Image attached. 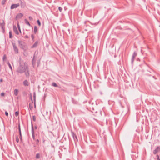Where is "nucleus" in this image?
<instances>
[{
  "label": "nucleus",
  "mask_w": 160,
  "mask_h": 160,
  "mask_svg": "<svg viewBox=\"0 0 160 160\" xmlns=\"http://www.w3.org/2000/svg\"><path fill=\"white\" fill-rule=\"evenodd\" d=\"M16 71L21 74L24 73L27 77H29L30 76L29 69L28 64L26 62H20Z\"/></svg>",
  "instance_id": "obj_1"
},
{
  "label": "nucleus",
  "mask_w": 160,
  "mask_h": 160,
  "mask_svg": "<svg viewBox=\"0 0 160 160\" xmlns=\"http://www.w3.org/2000/svg\"><path fill=\"white\" fill-rule=\"evenodd\" d=\"M18 46L21 49L24 51H26L28 50V47L27 46L25 42L20 40H18Z\"/></svg>",
  "instance_id": "obj_2"
},
{
  "label": "nucleus",
  "mask_w": 160,
  "mask_h": 160,
  "mask_svg": "<svg viewBox=\"0 0 160 160\" xmlns=\"http://www.w3.org/2000/svg\"><path fill=\"white\" fill-rule=\"evenodd\" d=\"M12 45L13 48V50L15 54H18V49L14 43L12 42Z\"/></svg>",
  "instance_id": "obj_3"
},
{
  "label": "nucleus",
  "mask_w": 160,
  "mask_h": 160,
  "mask_svg": "<svg viewBox=\"0 0 160 160\" xmlns=\"http://www.w3.org/2000/svg\"><path fill=\"white\" fill-rule=\"evenodd\" d=\"M31 133L32 138L33 140H35V137L34 134V128L33 126V124L32 123L31 124Z\"/></svg>",
  "instance_id": "obj_4"
},
{
  "label": "nucleus",
  "mask_w": 160,
  "mask_h": 160,
  "mask_svg": "<svg viewBox=\"0 0 160 160\" xmlns=\"http://www.w3.org/2000/svg\"><path fill=\"white\" fill-rule=\"evenodd\" d=\"M0 26L1 27L2 32L4 33L5 32V22L4 20L2 21V22L0 23Z\"/></svg>",
  "instance_id": "obj_5"
},
{
  "label": "nucleus",
  "mask_w": 160,
  "mask_h": 160,
  "mask_svg": "<svg viewBox=\"0 0 160 160\" xmlns=\"http://www.w3.org/2000/svg\"><path fill=\"white\" fill-rule=\"evenodd\" d=\"M18 128L19 134V136H20V140L21 142H22V133H21V128H20V124H19L18 125Z\"/></svg>",
  "instance_id": "obj_6"
},
{
  "label": "nucleus",
  "mask_w": 160,
  "mask_h": 160,
  "mask_svg": "<svg viewBox=\"0 0 160 160\" xmlns=\"http://www.w3.org/2000/svg\"><path fill=\"white\" fill-rule=\"evenodd\" d=\"M137 55V53L136 51H134L132 54L131 59V62L132 64L133 63L134 60L135 58Z\"/></svg>",
  "instance_id": "obj_7"
},
{
  "label": "nucleus",
  "mask_w": 160,
  "mask_h": 160,
  "mask_svg": "<svg viewBox=\"0 0 160 160\" xmlns=\"http://www.w3.org/2000/svg\"><path fill=\"white\" fill-rule=\"evenodd\" d=\"M71 134L75 142H76L78 141V139L76 134L72 131H71Z\"/></svg>",
  "instance_id": "obj_8"
},
{
  "label": "nucleus",
  "mask_w": 160,
  "mask_h": 160,
  "mask_svg": "<svg viewBox=\"0 0 160 160\" xmlns=\"http://www.w3.org/2000/svg\"><path fill=\"white\" fill-rule=\"evenodd\" d=\"M20 6V4L19 3H17V4H12L11 5L10 9H13L15 8H17V7H19Z\"/></svg>",
  "instance_id": "obj_9"
},
{
  "label": "nucleus",
  "mask_w": 160,
  "mask_h": 160,
  "mask_svg": "<svg viewBox=\"0 0 160 160\" xmlns=\"http://www.w3.org/2000/svg\"><path fill=\"white\" fill-rule=\"evenodd\" d=\"M13 30L16 34L17 35H19V32L16 26L15 25L13 26Z\"/></svg>",
  "instance_id": "obj_10"
},
{
  "label": "nucleus",
  "mask_w": 160,
  "mask_h": 160,
  "mask_svg": "<svg viewBox=\"0 0 160 160\" xmlns=\"http://www.w3.org/2000/svg\"><path fill=\"white\" fill-rule=\"evenodd\" d=\"M160 151V148L159 147H157L156 149L153 150V153L154 154H156L158 152Z\"/></svg>",
  "instance_id": "obj_11"
},
{
  "label": "nucleus",
  "mask_w": 160,
  "mask_h": 160,
  "mask_svg": "<svg viewBox=\"0 0 160 160\" xmlns=\"http://www.w3.org/2000/svg\"><path fill=\"white\" fill-rule=\"evenodd\" d=\"M23 16V15L22 13H20L17 15L16 18V19H18L21 18Z\"/></svg>",
  "instance_id": "obj_12"
},
{
  "label": "nucleus",
  "mask_w": 160,
  "mask_h": 160,
  "mask_svg": "<svg viewBox=\"0 0 160 160\" xmlns=\"http://www.w3.org/2000/svg\"><path fill=\"white\" fill-rule=\"evenodd\" d=\"M23 84L25 86H28L29 85L28 82L27 80H26L24 81Z\"/></svg>",
  "instance_id": "obj_13"
},
{
  "label": "nucleus",
  "mask_w": 160,
  "mask_h": 160,
  "mask_svg": "<svg viewBox=\"0 0 160 160\" xmlns=\"http://www.w3.org/2000/svg\"><path fill=\"white\" fill-rule=\"evenodd\" d=\"M38 41H36L32 46L31 48H33L36 47L38 45Z\"/></svg>",
  "instance_id": "obj_14"
},
{
  "label": "nucleus",
  "mask_w": 160,
  "mask_h": 160,
  "mask_svg": "<svg viewBox=\"0 0 160 160\" xmlns=\"http://www.w3.org/2000/svg\"><path fill=\"white\" fill-rule=\"evenodd\" d=\"M52 86H53L55 87H59V88H60V87L58 86L57 83H56L55 82H53L52 83Z\"/></svg>",
  "instance_id": "obj_15"
},
{
  "label": "nucleus",
  "mask_w": 160,
  "mask_h": 160,
  "mask_svg": "<svg viewBox=\"0 0 160 160\" xmlns=\"http://www.w3.org/2000/svg\"><path fill=\"white\" fill-rule=\"evenodd\" d=\"M18 90L17 89H15L14 91V95L16 96L18 95Z\"/></svg>",
  "instance_id": "obj_16"
},
{
  "label": "nucleus",
  "mask_w": 160,
  "mask_h": 160,
  "mask_svg": "<svg viewBox=\"0 0 160 160\" xmlns=\"http://www.w3.org/2000/svg\"><path fill=\"white\" fill-rule=\"evenodd\" d=\"M24 21H25V23L26 24H27V25H28L29 27L31 26V25H30V23H29V22L27 20V19H25L24 20Z\"/></svg>",
  "instance_id": "obj_17"
},
{
  "label": "nucleus",
  "mask_w": 160,
  "mask_h": 160,
  "mask_svg": "<svg viewBox=\"0 0 160 160\" xmlns=\"http://www.w3.org/2000/svg\"><path fill=\"white\" fill-rule=\"evenodd\" d=\"M147 71L151 73L154 72V71L151 68H149L147 70Z\"/></svg>",
  "instance_id": "obj_18"
},
{
  "label": "nucleus",
  "mask_w": 160,
  "mask_h": 160,
  "mask_svg": "<svg viewBox=\"0 0 160 160\" xmlns=\"http://www.w3.org/2000/svg\"><path fill=\"white\" fill-rule=\"evenodd\" d=\"M37 31V27L35 26L34 28L33 32L34 34H36Z\"/></svg>",
  "instance_id": "obj_19"
},
{
  "label": "nucleus",
  "mask_w": 160,
  "mask_h": 160,
  "mask_svg": "<svg viewBox=\"0 0 160 160\" xmlns=\"http://www.w3.org/2000/svg\"><path fill=\"white\" fill-rule=\"evenodd\" d=\"M40 154L39 153H38L36 154L35 158L37 159H38L40 158Z\"/></svg>",
  "instance_id": "obj_20"
},
{
  "label": "nucleus",
  "mask_w": 160,
  "mask_h": 160,
  "mask_svg": "<svg viewBox=\"0 0 160 160\" xmlns=\"http://www.w3.org/2000/svg\"><path fill=\"white\" fill-rule=\"evenodd\" d=\"M9 38H12V32L11 31H10L9 32Z\"/></svg>",
  "instance_id": "obj_21"
},
{
  "label": "nucleus",
  "mask_w": 160,
  "mask_h": 160,
  "mask_svg": "<svg viewBox=\"0 0 160 160\" xmlns=\"http://www.w3.org/2000/svg\"><path fill=\"white\" fill-rule=\"evenodd\" d=\"M8 64L9 66V67L11 69V70H12V67L10 64V63H9V62H8Z\"/></svg>",
  "instance_id": "obj_22"
},
{
  "label": "nucleus",
  "mask_w": 160,
  "mask_h": 160,
  "mask_svg": "<svg viewBox=\"0 0 160 160\" xmlns=\"http://www.w3.org/2000/svg\"><path fill=\"white\" fill-rule=\"evenodd\" d=\"M33 98L34 102L35 103V102H36V95L35 92H34L33 94Z\"/></svg>",
  "instance_id": "obj_23"
},
{
  "label": "nucleus",
  "mask_w": 160,
  "mask_h": 160,
  "mask_svg": "<svg viewBox=\"0 0 160 160\" xmlns=\"http://www.w3.org/2000/svg\"><path fill=\"white\" fill-rule=\"evenodd\" d=\"M7 57L6 55L4 54L3 56L2 59L3 61H4L6 60Z\"/></svg>",
  "instance_id": "obj_24"
},
{
  "label": "nucleus",
  "mask_w": 160,
  "mask_h": 160,
  "mask_svg": "<svg viewBox=\"0 0 160 160\" xmlns=\"http://www.w3.org/2000/svg\"><path fill=\"white\" fill-rule=\"evenodd\" d=\"M17 26H18V29L19 32H20V33H21V30L20 26L19 24H18Z\"/></svg>",
  "instance_id": "obj_25"
},
{
  "label": "nucleus",
  "mask_w": 160,
  "mask_h": 160,
  "mask_svg": "<svg viewBox=\"0 0 160 160\" xmlns=\"http://www.w3.org/2000/svg\"><path fill=\"white\" fill-rule=\"evenodd\" d=\"M35 141L37 145H38L39 142V140L38 139H35V140H34Z\"/></svg>",
  "instance_id": "obj_26"
},
{
  "label": "nucleus",
  "mask_w": 160,
  "mask_h": 160,
  "mask_svg": "<svg viewBox=\"0 0 160 160\" xmlns=\"http://www.w3.org/2000/svg\"><path fill=\"white\" fill-rule=\"evenodd\" d=\"M34 58L35 56H34L32 60V63L33 64L35 63V61L34 60Z\"/></svg>",
  "instance_id": "obj_27"
},
{
  "label": "nucleus",
  "mask_w": 160,
  "mask_h": 160,
  "mask_svg": "<svg viewBox=\"0 0 160 160\" xmlns=\"http://www.w3.org/2000/svg\"><path fill=\"white\" fill-rule=\"evenodd\" d=\"M37 22L39 26H40L41 25V22L39 20H38L37 21Z\"/></svg>",
  "instance_id": "obj_28"
},
{
  "label": "nucleus",
  "mask_w": 160,
  "mask_h": 160,
  "mask_svg": "<svg viewBox=\"0 0 160 160\" xmlns=\"http://www.w3.org/2000/svg\"><path fill=\"white\" fill-rule=\"evenodd\" d=\"M6 0H2V5L5 4L6 2Z\"/></svg>",
  "instance_id": "obj_29"
},
{
  "label": "nucleus",
  "mask_w": 160,
  "mask_h": 160,
  "mask_svg": "<svg viewBox=\"0 0 160 160\" xmlns=\"http://www.w3.org/2000/svg\"><path fill=\"white\" fill-rule=\"evenodd\" d=\"M19 114V111H16L15 112V115L16 117H17Z\"/></svg>",
  "instance_id": "obj_30"
},
{
  "label": "nucleus",
  "mask_w": 160,
  "mask_h": 160,
  "mask_svg": "<svg viewBox=\"0 0 160 160\" xmlns=\"http://www.w3.org/2000/svg\"><path fill=\"white\" fill-rule=\"evenodd\" d=\"M58 9L60 12H61L62 10V7H58Z\"/></svg>",
  "instance_id": "obj_31"
},
{
  "label": "nucleus",
  "mask_w": 160,
  "mask_h": 160,
  "mask_svg": "<svg viewBox=\"0 0 160 160\" xmlns=\"http://www.w3.org/2000/svg\"><path fill=\"white\" fill-rule=\"evenodd\" d=\"M31 38H32V40L33 41H34V38H35V37H34V36L33 35V34H32L31 35Z\"/></svg>",
  "instance_id": "obj_32"
},
{
  "label": "nucleus",
  "mask_w": 160,
  "mask_h": 160,
  "mask_svg": "<svg viewBox=\"0 0 160 160\" xmlns=\"http://www.w3.org/2000/svg\"><path fill=\"white\" fill-rule=\"evenodd\" d=\"M32 119H33V120L34 121H36V117L35 115L34 116H32Z\"/></svg>",
  "instance_id": "obj_33"
},
{
  "label": "nucleus",
  "mask_w": 160,
  "mask_h": 160,
  "mask_svg": "<svg viewBox=\"0 0 160 160\" xmlns=\"http://www.w3.org/2000/svg\"><path fill=\"white\" fill-rule=\"evenodd\" d=\"M16 141L17 143H18V142H19V138L17 136L16 137Z\"/></svg>",
  "instance_id": "obj_34"
},
{
  "label": "nucleus",
  "mask_w": 160,
  "mask_h": 160,
  "mask_svg": "<svg viewBox=\"0 0 160 160\" xmlns=\"http://www.w3.org/2000/svg\"><path fill=\"white\" fill-rule=\"evenodd\" d=\"M29 20H31V21H32L33 20V18L31 16H29Z\"/></svg>",
  "instance_id": "obj_35"
},
{
  "label": "nucleus",
  "mask_w": 160,
  "mask_h": 160,
  "mask_svg": "<svg viewBox=\"0 0 160 160\" xmlns=\"http://www.w3.org/2000/svg\"><path fill=\"white\" fill-rule=\"evenodd\" d=\"M4 95H5V93L3 92L1 93V95L2 97L4 96Z\"/></svg>",
  "instance_id": "obj_36"
},
{
  "label": "nucleus",
  "mask_w": 160,
  "mask_h": 160,
  "mask_svg": "<svg viewBox=\"0 0 160 160\" xmlns=\"http://www.w3.org/2000/svg\"><path fill=\"white\" fill-rule=\"evenodd\" d=\"M5 115L7 116H8V112L7 111H6L5 112Z\"/></svg>",
  "instance_id": "obj_37"
},
{
  "label": "nucleus",
  "mask_w": 160,
  "mask_h": 160,
  "mask_svg": "<svg viewBox=\"0 0 160 160\" xmlns=\"http://www.w3.org/2000/svg\"><path fill=\"white\" fill-rule=\"evenodd\" d=\"M157 158L158 160H160V158H159V156L158 155H157Z\"/></svg>",
  "instance_id": "obj_38"
},
{
  "label": "nucleus",
  "mask_w": 160,
  "mask_h": 160,
  "mask_svg": "<svg viewBox=\"0 0 160 160\" xmlns=\"http://www.w3.org/2000/svg\"><path fill=\"white\" fill-rule=\"evenodd\" d=\"M29 108L30 110H32V106H31V105H30V104H29Z\"/></svg>",
  "instance_id": "obj_39"
},
{
  "label": "nucleus",
  "mask_w": 160,
  "mask_h": 160,
  "mask_svg": "<svg viewBox=\"0 0 160 160\" xmlns=\"http://www.w3.org/2000/svg\"><path fill=\"white\" fill-rule=\"evenodd\" d=\"M21 7H22V6L24 7L25 6V5H24L23 4H22V1H21Z\"/></svg>",
  "instance_id": "obj_40"
},
{
  "label": "nucleus",
  "mask_w": 160,
  "mask_h": 160,
  "mask_svg": "<svg viewBox=\"0 0 160 160\" xmlns=\"http://www.w3.org/2000/svg\"><path fill=\"white\" fill-rule=\"evenodd\" d=\"M147 76H152V75L150 74H148V73H146V74Z\"/></svg>",
  "instance_id": "obj_41"
},
{
  "label": "nucleus",
  "mask_w": 160,
  "mask_h": 160,
  "mask_svg": "<svg viewBox=\"0 0 160 160\" xmlns=\"http://www.w3.org/2000/svg\"><path fill=\"white\" fill-rule=\"evenodd\" d=\"M25 38H29V36H28L27 35H26L25 36Z\"/></svg>",
  "instance_id": "obj_42"
},
{
  "label": "nucleus",
  "mask_w": 160,
  "mask_h": 160,
  "mask_svg": "<svg viewBox=\"0 0 160 160\" xmlns=\"http://www.w3.org/2000/svg\"><path fill=\"white\" fill-rule=\"evenodd\" d=\"M128 30L131 32H133L132 30L131 29L128 28Z\"/></svg>",
  "instance_id": "obj_43"
},
{
  "label": "nucleus",
  "mask_w": 160,
  "mask_h": 160,
  "mask_svg": "<svg viewBox=\"0 0 160 160\" xmlns=\"http://www.w3.org/2000/svg\"><path fill=\"white\" fill-rule=\"evenodd\" d=\"M152 78L155 79H156L157 78L154 76H153Z\"/></svg>",
  "instance_id": "obj_44"
},
{
  "label": "nucleus",
  "mask_w": 160,
  "mask_h": 160,
  "mask_svg": "<svg viewBox=\"0 0 160 160\" xmlns=\"http://www.w3.org/2000/svg\"><path fill=\"white\" fill-rule=\"evenodd\" d=\"M3 81V80L2 79H0V82H2Z\"/></svg>",
  "instance_id": "obj_45"
},
{
  "label": "nucleus",
  "mask_w": 160,
  "mask_h": 160,
  "mask_svg": "<svg viewBox=\"0 0 160 160\" xmlns=\"http://www.w3.org/2000/svg\"><path fill=\"white\" fill-rule=\"evenodd\" d=\"M34 107H35V108L36 107V104H35V103H34Z\"/></svg>",
  "instance_id": "obj_46"
},
{
  "label": "nucleus",
  "mask_w": 160,
  "mask_h": 160,
  "mask_svg": "<svg viewBox=\"0 0 160 160\" xmlns=\"http://www.w3.org/2000/svg\"><path fill=\"white\" fill-rule=\"evenodd\" d=\"M61 90L63 91H65V90L63 89H61Z\"/></svg>",
  "instance_id": "obj_47"
},
{
  "label": "nucleus",
  "mask_w": 160,
  "mask_h": 160,
  "mask_svg": "<svg viewBox=\"0 0 160 160\" xmlns=\"http://www.w3.org/2000/svg\"><path fill=\"white\" fill-rule=\"evenodd\" d=\"M35 128L36 129H37V126H35Z\"/></svg>",
  "instance_id": "obj_48"
},
{
  "label": "nucleus",
  "mask_w": 160,
  "mask_h": 160,
  "mask_svg": "<svg viewBox=\"0 0 160 160\" xmlns=\"http://www.w3.org/2000/svg\"><path fill=\"white\" fill-rule=\"evenodd\" d=\"M31 99H32V97H31Z\"/></svg>",
  "instance_id": "obj_49"
}]
</instances>
